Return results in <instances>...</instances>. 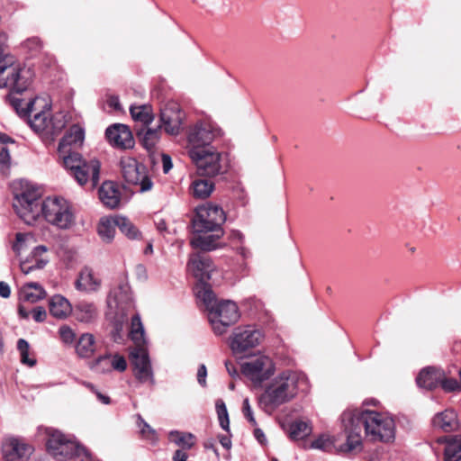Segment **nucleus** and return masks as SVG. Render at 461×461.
Segmentation results:
<instances>
[{"instance_id": "obj_1", "label": "nucleus", "mask_w": 461, "mask_h": 461, "mask_svg": "<svg viewBox=\"0 0 461 461\" xmlns=\"http://www.w3.org/2000/svg\"><path fill=\"white\" fill-rule=\"evenodd\" d=\"M341 423L347 435L340 452H351L362 444V429L372 441L390 442L395 438V423L385 413L363 409H347L341 414Z\"/></svg>"}, {"instance_id": "obj_2", "label": "nucleus", "mask_w": 461, "mask_h": 461, "mask_svg": "<svg viewBox=\"0 0 461 461\" xmlns=\"http://www.w3.org/2000/svg\"><path fill=\"white\" fill-rule=\"evenodd\" d=\"M84 139V129L78 124H73L60 140L58 153L64 167L78 185H84L91 182L95 187L99 183L100 162L95 158L86 160L78 152L71 151L72 147L81 146Z\"/></svg>"}, {"instance_id": "obj_3", "label": "nucleus", "mask_w": 461, "mask_h": 461, "mask_svg": "<svg viewBox=\"0 0 461 461\" xmlns=\"http://www.w3.org/2000/svg\"><path fill=\"white\" fill-rule=\"evenodd\" d=\"M6 101L20 117L27 119L30 127L43 141L52 142L66 127V115L63 113L51 114L50 106L48 104L45 103L42 109L37 112L35 105L41 101L38 97L30 99L24 104L23 99L10 94L6 95Z\"/></svg>"}, {"instance_id": "obj_4", "label": "nucleus", "mask_w": 461, "mask_h": 461, "mask_svg": "<svg viewBox=\"0 0 461 461\" xmlns=\"http://www.w3.org/2000/svg\"><path fill=\"white\" fill-rule=\"evenodd\" d=\"M305 383V376L292 370H285L274 377L258 397L262 411L271 414L279 406L290 402L297 394L300 384Z\"/></svg>"}, {"instance_id": "obj_5", "label": "nucleus", "mask_w": 461, "mask_h": 461, "mask_svg": "<svg viewBox=\"0 0 461 461\" xmlns=\"http://www.w3.org/2000/svg\"><path fill=\"white\" fill-rule=\"evenodd\" d=\"M6 42L7 35L0 34V88L10 87L21 94L30 86L32 73L10 55Z\"/></svg>"}, {"instance_id": "obj_6", "label": "nucleus", "mask_w": 461, "mask_h": 461, "mask_svg": "<svg viewBox=\"0 0 461 461\" xmlns=\"http://www.w3.org/2000/svg\"><path fill=\"white\" fill-rule=\"evenodd\" d=\"M47 451L57 460L75 459L87 461L90 459L89 451L71 437L63 434L53 428L44 429Z\"/></svg>"}, {"instance_id": "obj_7", "label": "nucleus", "mask_w": 461, "mask_h": 461, "mask_svg": "<svg viewBox=\"0 0 461 461\" xmlns=\"http://www.w3.org/2000/svg\"><path fill=\"white\" fill-rule=\"evenodd\" d=\"M189 156L195 164L199 176L213 177L227 171L226 158L213 148H192Z\"/></svg>"}, {"instance_id": "obj_8", "label": "nucleus", "mask_w": 461, "mask_h": 461, "mask_svg": "<svg viewBox=\"0 0 461 461\" xmlns=\"http://www.w3.org/2000/svg\"><path fill=\"white\" fill-rule=\"evenodd\" d=\"M45 221L59 230H68L75 224V216L69 203L61 197H47L41 205Z\"/></svg>"}, {"instance_id": "obj_9", "label": "nucleus", "mask_w": 461, "mask_h": 461, "mask_svg": "<svg viewBox=\"0 0 461 461\" xmlns=\"http://www.w3.org/2000/svg\"><path fill=\"white\" fill-rule=\"evenodd\" d=\"M225 220L226 216L221 207L207 203L195 210V216L192 220L194 232L203 233L222 230L221 225Z\"/></svg>"}, {"instance_id": "obj_10", "label": "nucleus", "mask_w": 461, "mask_h": 461, "mask_svg": "<svg viewBox=\"0 0 461 461\" xmlns=\"http://www.w3.org/2000/svg\"><path fill=\"white\" fill-rule=\"evenodd\" d=\"M237 304L230 300L219 302L215 308L208 313V320L216 335L226 332L227 328L233 325L240 319Z\"/></svg>"}, {"instance_id": "obj_11", "label": "nucleus", "mask_w": 461, "mask_h": 461, "mask_svg": "<svg viewBox=\"0 0 461 461\" xmlns=\"http://www.w3.org/2000/svg\"><path fill=\"white\" fill-rule=\"evenodd\" d=\"M122 175L129 185L139 188L143 193L152 188L153 183L147 173L146 167L135 158L127 157L121 159Z\"/></svg>"}, {"instance_id": "obj_12", "label": "nucleus", "mask_w": 461, "mask_h": 461, "mask_svg": "<svg viewBox=\"0 0 461 461\" xmlns=\"http://www.w3.org/2000/svg\"><path fill=\"white\" fill-rule=\"evenodd\" d=\"M40 192L26 189L15 194L14 208L17 214L28 224L36 221L41 212Z\"/></svg>"}, {"instance_id": "obj_13", "label": "nucleus", "mask_w": 461, "mask_h": 461, "mask_svg": "<svg viewBox=\"0 0 461 461\" xmlns=\"http://www.w3.org/2000/svg\"><path fill=\"white\" fill-rule=\"evenodd\" d=\"M275 371V366L270 357L258 355L241 364V372L254 384H261L267 380Z\"/></svg>"}, {"instance_id": "obj_14", "label": "nucleus", "mask_w": 461, "mask_h": 461, "mask_svg": "<svg viewBox=\"0 0 461 461\" xmlns=\"http://www.w3.org/2000/svg\"><path fill=\"white\" fill-rule=\"evenodd\" d=\"M262 339L260 330L253 326H240L234 329L230 338V347L235 355L242 354L257 347Z\"/></svg>"}, {"instance_id": "obj_15", "label": "nucleus", "mask_w": 461, "mask_h": 461, "mask_svg": "<svg viewBox=\"0 0 461 461\" xmlns=\"http://www.w3.org/2000/svg\"><path fill=\"white\" fill-rule=\"evenodd\" d=\"M221 134V130L209 120L197 122L188 132V142L192 148L208 146Z\"/></svg>"}, {"instance_id": "obj_16", "label": "nucleus", "mask_w": 461, "mask_h": 461, "mask_svg": "<svg viewBox=\"0 0 461 461\" xmlns=\"http://www.w3.org/2000/svg\"><path fill=\"white\" fill-rule=\"evenodd\" d=\"M133 373L140 383L154 384V376L148 351L143 347H137L131 353Z\"/></svg>"}, {"instance_id": "obj_17", "label": "nucleus", "mask_w": 461, "mask_h": 461, "mask_svg": "<svg viewBox=\"0 0 461 461\" xmlns=\"http://www.w3.org/2000/svg\"><path fill=\"white\" fill-rule=\"evenodd\" d=\"M184 117L185 113L178 104L168 103L160 111L161 125L159 128L163 127L167 134L177 135L182 129Z\"/></svg>"}, {"instance_id": "obj_18", "label": "nucleus", "mask_w": 461, "mask_h": 461, "mask_svg": "<svg viewBox=\"0 0 461 461\" xmlns=\"http://www.w3.org/2000/svg\"><path fill=\"white\" fill-rule=\"evenodd\" d=\"M33 448L31 445L16 438H5L2 445L3 456L5 461H26Z\"/></svg>"}, {"instance_id": "obj_19", "label": "nucleus", "mask_w": 461, "mask_h": 461, "mask_svg": "<svg viewBox=\"0 0 461 461\" xmlns=\"http://www.w3.org/2000/svg\"><path fill=\"white\" fill-rule=\"evenodd\" d=\"M109 143L119 149H131L134 146V139L129 127L125 124L114 123L105 131Z\"/></svg>"}, {"instance_id": "obj_20", "label": "nucleus", "mask_w": 461, "mask_h": 461, "mask_svg": "<svg viewBox=\"0 0 461 461\" xmlns=\"http://www.w3.org/2000/svg\"><path fill=\"white\" fill-rule=\"evenodd\" d=\"M188 266L193 275L201 282H206L212 278V274L215 270L212 260L202 254L191 256Z\"/></svg>"}, {"instance_id": "obj_21", "label": "nucleus", "mask_w": 461, "mask_h": 461, "mask_svg": "<svg viewBox=\"0 0 461 461\" xmlns=\"http://www.w3.org/2000/svg\"><path fill=\"white\" fill-rule=\"evenodd\" d=\"M222 236L223 230L194 233V237L190 240V244L194 249H198L202 251H212L221 247L219 240Z\"/></svg>"}, {"instance_id": "obj_22", "label": "nucleus", "mask_w": 461, "mask_h": 461, "mask_svg": "<svg viewBox=\"0 0 461 461\" xmlns=\"http://www.w3.org/2000/svg\"><path fill=\"white\" fill-rule=\"evenodd\" d=\"M101 286V279L89 267H84L75 282V287L85 293L96 292Z\"/></svg>"}, {"instance_id": "obj_23", "label": "nucleus", "mask_w": 461, "mask_h": 461, "mask_svg": "<svg viewBox=\"0 0 461 461\" xmlns=\"http://www.w3.org/2000/svg\"><path fill=\"white\" fill-rule=\"evenodd\" d=\"M442 377L443 370L436 367H426L419 373L416 382L419 387L432 390L439 385Z\"/></svg>"}, {"instance_id": "obj_24", "label": "nucleus", "mask_w": 461, "mask_h": 461, "mask_svg": "<svg viewBox=\"0 0 461 461\" xmlns=\"http://www.w3.org/2000/svg\"><path fill=\"white\" fill-rule=\"evenodd\" d=\"M98 193L101 202L106 207L113 209L118 206L120 203V192L113 182H104Z\"/></svg>"}, {"instance_id": "obj_25", "label": "nucleus", "mask_w": 461, "mask_h": 461, "mask_svg": "<svg viewBox=\"0 0 461 461\" xmlns=\"http://www.w3.org/2000/svg\"><path fill=\"white\" fill-rule=\"evenodd\" d=\"M434 428L440 429L446 432L452 431L457 428V416L453 410H445L437 413L432 419Z\"/></svg>"}, {"instance_id": "obj_26", "label": "nucleus", "mask_w": 461, "mask_h": 461, "mask_svg": "<svg viewBox=\"0 0 461 461\" xmlns=\"http://www.w3.org/2000/svg\"><path fill=\"white\" fill-rule=\"evenodd\" d=\"M75 349L80 358L91 357L96 349L95 338L91 333H83L76 342Z\"/></svg>"}, {"instance_id": "obj_27", "label": "nucleus", "mask_w": 461, "mask_h": 461, "mask_svg": "<svg viewBox=\"0 0 461 461\" xmlns=\"http://www.w3.org/2000/svg\"><path fill=\"white\" fill-rule=\"evenodd\" d=\"M49 309L50 314L58 319L66 318L72 311L68 300L60 294H55L50 298Z\"/></svg>"}, {"instance_id": "obj_28", "label": "nucleus", "mask_w": 461, "mask_h": 461, "mask_svg": "<svg viewBox=\"0 0 461 461\" xmlns=\"http://www.w3.org/2000/svg\"><path fill=\"white\" fill-rule=\"evenodd\" d=\"M74 315L77 321L88 323L96 318L97 310L94 303L80 302L75 307Z\"/></svg>"}, {"instance_id": "obj_29", "label": "nucleus", "mask_w": 461, "mask_h": 461, "mask_svg": "<svg viewBox=\"0 0 461 461\" xmlns=\"http://www.w3.org/2000/svg\"><path fill=\"white\" fill-rule=\"evenodd\" d=\"M21 293L23 300L32 303H37L46 296L44 288L39 283L35 282L25 284Z\"/></svg>"}, {"instance_id": "obj_30", "label": "nucleus", "mask_w": 461, "mask_h": 461, "mask_svg": "<svg viewBox=\"0 0 461 461\" xmlns=\"http://www.w3.org/2000/svg\"><path fill=\"white\" fill-rule=\"evenodd\" d=\"M444 461H461V435L451 437L447 441Z\"/></svg>"}, {"instance_id": "obj_31", "label": "nucleus", "mask_w": 461, "mask_h": 461, "mask_svg": "<svg viewBox=\"0 0 461 461\" xmlns=\"http://www.w3.org/2000/svg\"><path fill=\"white\" fill-rule=\"evenodd\" d=\"M197 297L203 303L208 313L211 310L214 309L219 303L216 301L215 294H213L211 286L206 282L201 283L196 291Z\"/></svg>"}, {"instance_id": "obj_32", "label": "nucleus", "mask_w": 461, "mask_h": 461, "mask_svg": "<svg viewBox=\"0 0 461 461\" xmlns=\"http://www.w3.org/2000/svg\"><path fill=\"white\" fill-rule=\"evenodd\" d=\"M214 189V184L210 180L196 179L191 185V192L194 197L205 199L210 196Z\"/></svg>"}, {"instance_id": "obj_33", "label": "nucleus", "mask_w": 461, "mask_h": 461, "mask_svg": "<svg viewBox=\"0 0 461 461\" xmlns=\"http://www.w3.org/2000/svg\"><path fill=\"white\" fill-rule=\"evenodd\" d=\"M130 113L135 122H141L144 126L149 125L153 121L152 109L149 105H131Z\"/></svg>"}, {"instance_id": "obj_34", "label": "nucleus", "mask_w": 461, "mask_h": 461, "mask_svg": "<svg viewBox=\"0 0 461 461\" xmlns=\"http://www.w3.org/2000/svg\"><path fill=\"white\" fill-rule=\"evenodd\" d=\"M115 218H102L97 226V232L105 242H111L115 234Z\"/></svg>"}, {"instance_id": "obj_35", "label": "nucleus", "mask_w": 461, "mask_h": 461, "mask_svg": "<svg viewBox=\"0 0 461 461\" xmlns=\"http://www.w3.org/2000/svg\"><path fill=\"white\" fill-rule=\"evenodd\" d=\"M144 335V327L140 317L139 314H135L131 317L130 337L137 347H141L145 342Z\"/></svg>"}, {"instance_id": "obj_36", "label": "nucleus", "mask_w": 461, "mask_h": 461, "mask_svg": "<svg viewBox=\"0 0 461 461\" xmlns=\"http://www.w3.org/2000/svg\"><path fill=\"white\" fill-rule=\"evenodd\" d=\"M115 223L122 234L131 240L139 239L140 233L136 226L126 217H115Z\"/></svg>"}, {"instance_id": "obj_37", "label": "nucleus", "mask_w": 461, "mask_h": 461, "mask_svg": "<svg viewBox=\"0 0 461 461\" xmlns=\"http://www.w3.org/2000/svg\"><path fill=\"white\" fill-rule=\"evenodd\" d=\"M160 131L159 128L147 129L146 131H138V137L140 138V141L143 147L147 150H151L155 148L157 142L159 140Z\"/></svg>"}, {"instance_id": "obj_38", "label": "nucleus", "mask_w": 461, "mask_h": 461, "mask_svg": "<svg viewBox=\"0 0 461 461\" xmlns=\"http://www.w3.org/2000/svg\"><path fill=\"white\" fill-rule=\"evenodd\" d=\"M289 433L293 439H301L311 433V428L305 421L295 420L290 425Z\"/></svg>"}, {"instance_id": "obj_39", "label": "nucleus", "mask_w": 461, "mask_h": 461, "mask_svg": "<svg viewBox=\"0 0 461 461\" xmlns=\"http://www.w3.org/2000/svg\"><path fill=\"white\" fill-rule=\"evenodd\" d=\"M89 368L97 374H108L110 373L109 368V356L104 354L96 357L89 364Z\"/></svg>"}, {"instance_id": "obj_40", "label": "nucleus", "mask_w": 461, "mask_h": 461, "mask_svg": "<svg viewBox=\"0 0 461 461\" xmlns=\"http://www.w3.org/2000/svg\"><path fill=\"white\" fill-rule=\"evenodd\" d=\"M47 263L48 260L42 258H27L24 261H21L20 268L23 274L28 275L29 273L35 269L43 268L47 265Z\"/></svg>"}, {"instance_id": "obj_41", "label": "nucleus", "mask_w": 461, "mask_h": 461, "mask_svg": "<svg viewBox=\"0 0 461 461\" xmlns=\"http://www.w3.org/2000/svg\"><path fill=\"white\" fill-rule=\"evenodd\" d=\"M17 349L20 352L21 362L29 366L36 365V359L29 357L30 345L24 339H19L17 341Z\"/></svg>"}, {"instance_id": "obj_42", "label": "nucleus", "mask_w": 461, "mask_h": 461, "mask_svg": "<svg viewBox=\"0 0 461 461\" xmlns=\"http://www.w3.org/2000/svg\"><path fill=\"white\" fill-rule=\"evenodd\" d=\"M172 440L178 446H182L186 449H190L194 444V436L191 433H181L178 431L170 432Z\"/></svg>"}, {"instance_id": "obj_43", "label": "nucleus", "mask_w": 461, "mask_h": 461, "mask_svg": "<svg viewBox=\"0 0 461 461\" xmlns=\"http://www.w3.org/2000/svg\"><path fill=\"white\" fill-rule=\"evenodd\" d=\"M32 240V236L30 233L18 232L15 235V241L13 244V250L17 256H20L23 251L27 249L28 242Z\"/></svg>"}, {"instance_id": "obj_44", "label": "nucleus", "mask_w": 461, "mask_h": 461, "mask_svg": "<svg viewBox=\"0 0 461 461\" xmlns=\"http://www.w3.org/2000/svg\"><path fill=\"white\" fill-rule=\"evenodd\" d=\"M216 410L219 419L220 426L222 429L230 430L229 414L225 403L221 400L216 402Z\"/></svg>"}, {"instance_id": "obj_45", "label": "nucleus", "mask_w": 461, "mask_h": 461, "mask_svg": "<svg viewBox=\"0 0 461 461\" xmlns=\"http://www.w3.org/2000/svg\"><path fill=\"white\" fill-rule=\"evenodd\" d=\"M109 356V368L110 372H124L127 368V362L123 356L119 354L107 353Z\"/></svg>"}, {"instance_id": "obj_46", "label": "nucleus", "mask_w": 461, "mask_h": 461, "mask_svg": "<svg viewBox=\"0 0 461 461\" xmlns=\"http://www.w3.org/2000/svg\"><path fill=\"white\" fill-rule=\"evenodd\" d=\"M138 426L140 428L141 436L151 443L158 440L157 432L153 429L142 418L138 415Z\"/></svg>"}, {"instance_id": "obj_47", "label": "nucleus", "mask_w": 461, "mask_h": 461, "mask_svg": "<svg viewBox=\"0 0 461 461\" xmlns=\"http://www.w3.org/2000/svg\"><path fill=\"white\" fill-rule=\"evenodd\" d=\"M439 385L446 392L461 391V381L457 382L454 378H447L444 373L442 380L439 382Z\"/></svg>"}, {"instance_id": "obj_48", "label": "nucleus", "mask_w": 461, "mask_h": 461, "mask_svg": "<svg viewBox=\"0 0 461 461\" xmlns=\"http://www.w3.org/2000/svg\"><path fill=\"white\" fill-rule=\"evenodd\" d=\"M59 334L60 339L65 344L70 345L75 342L76 334L70 327H68L67 325H62L59 329Z\"/></svg>"}, {"instance_id": "obj_49", "label": "nucleus", "mask_w": 461, "mask_h": 461, "mask_svg": "<svg viewBox=\"0 0 461 461\" xmlns=\"http://www.w3.org/2000/svg\"><path fill=\"white\" fill-rule=\"evenodd\" d=\"M242 413L244 417L248 420V421L253 426L256 427L258 425L257 420L254 417V413L252 408L249 403V398H245L242 402Z\"/></svg>"}, {"instance_id": "obj_50", "label": "nucleus", "mask_w": 461, "mask_h": 461, "mask_svg": "<svg viewBox=\"0 0 461 461\" xmlns=\"http://www.w3.org/2000/svg\"><path fill=\"white\" fill-rule=\"evenodd\" d=\"M11 156L6 147L0 149V170L7 169L10 166Z\"/></svg>"}, {"instance_id": "obj_51", "label": "nucleus", "mask_w": 461, "mask_h": 461, "mask_svg": "<svg viewBox=\"0 0 461 461\" xmlns=\"http://www.w3.org/2000/svg\"><path fill=\"white\" fill-rule=\"evenodd\" d=\"M24 46L32 52H37L41 49L42 44L39 38L33 37L28 39L25 41Z\"/></svg>"}, {"instance_id": "obj_52", "label": "nucleus", "mask_w": 461, "mask_h": 461, "mask_svg": "<svg viewBox=\"0 0 461 461\" xmlns=\"http://www.w3.org/2000/svg\"><path fill=\"white\" fill-rule=\"evenodd\" d=\"M32 318L37 322H42L45 321L47 312L46 310L41 306H37L32 310Z\"/></svg>"}, {"instance_id": "obj_53", "label": "nucleus", "mask_w": 461, "mask_h": 461, "mask_svg": "<svg viewBox=\"0 0 461 461\" xmlns=\"http://www.w3.org/2000/svg\"><path fill=\"white\" fill-rule=\"evenodd\" d=\"M206 376H207V369L205 365L202 364L198 367L197 370V382L200 385L205 386L206 385Z\"/></svg>"}, {"instance_id": "obj_54", "label": "nucleus", "mask_w": 461, "mask_h": 461, "mask_svg": "<svg viewBox=\"0 0 461 461\" xmlns=\"http://www.w3.org/2000/svg\"><path fill=\"white\" fill-rule=\"evenodd\" d=\"M86 386L96 395L102 403L109 404L111 402L110 397L97 391L92 384H87Z\"/></svg>"}, {"instance_id": "obj_55", "label": "nucleus", "mask_w": 461, "mask_h": 461, "mask_svg": "<svg viewBox=\"0 0 461 461\" xmlns=\"http://www.w3.org/2000/svg\"><path fill=\"white\" fill-rule=\"evenodd\" d=\"M161 162H162L163 172L165 174H167L173 167L171 157L165 153L162 154L161 155Z\"/></svg>"}, {"instance_id": "obj_56", "label": "nucleus", "mask_w": 461, "mask_h": 461, "mask_svg": "<svg viewBox=\"0 0 461 461\" xmlns=\"http://www.w3.org/2000/svg\"><path fill=\"white\" fill-rule=\"evenodd\" d=\"M48 251V248L44 245L36 246L31 252V258H36Z\"/></svg>"}, {"instance_id": "obj_57", "label": "nucleus", "mask_w": 461, "mask_h": 461, "mask_svg": "<svg viewBox=\"0 0 461 461\" xmlns=\"http://www.w3.org/2000/svg\"><path fill=\"white\" fill-rule=\"evenodd\" d=\"M107 104L109 107L115 111L121 110V104L118 96L111 95L107 99Z\"/></svg>"}, {"instance_id": "obj_58", "label": "nucleus", "mask_w": 461, "mask_h": 461, "mask_svg": "<svg viewBox=\"0 0 461 461\" xmlns=\"http://www.w3.org/2000/svg\"><path fill=\"white\" fill-rule=\"evenodd\" d=\"M11 295V289L7 283L1 281L0 282V296L3 298H9Z\"/></svg>"}, {"instance_id": "obj_59", "label": "nucleus", "mask_w": 461, "mask_h": 461, "mask_svg": "<svg viewBox=\"0 0 461 461\" xmlns=\"http://www.w3.org/2000/svg\"><path fill=\"white\" fill-rule=\"evenodd\" d=\"M188 455L182 449H177L173 455V461H187Z\"/></svg>"}, {"instance_id": "obj_60", "label": "nucleus", "mask_w": 461, "mask_h": 461, "mask_svg": "<svg viewBox=\"0 0 461 461\" xmlns=\"http://www.w3.org/2000/svg\"><path fill=\"white\" fill-rule=\"evenodd\" d=\"M219 441L221 443V445L226 448V449H230V447H231V440L229 436H226V435H221L219 437Z\"/></svg>"}, {"instance_id": "obj_61", "label": "nucleus", "mask_w": 461, "mask_h": 461, "mask_svg": "<svg viewBox=\"0 0 461 461\" xmlns=\"http://www.w3.org/2000/svg\"><path fill=\"white\" fill-rule=\"evenodd\" d=\"M254 437L261 444L265 443V441H266V436H265L263 430L258 428H256L254 429Z\"/></svg>"}, {"instance_id": "obj_62", "label": "nucleus", "mask_w": 461, "mask_h": 461, "mask_svg": "<svg viewBox=\"0 0 461 461\" xmlns=\"http://www.w3.org/2000/svg\"><path fill=\"white\" fill-rule=\"evenodd\" d=\"M225 366H226V368H227L228 373H229L231 376H233L234 375H236V374H237V371H236V369H235V367H234V366H233V364H232L231 362H230V361H226V362H225Z\"/></svg>"}, {"instance_id": "obj_63", "label": "nucleus", "mask_w": 461, "mask_h": 461, "mask_svg": "<svg viewBox=\"0 0 461 461\" xmlns=\"http://www.w3.org/2000/svg\"><path fill=\"white\" fill-rule=\"evenodd\" d=\"M230 238L233 240H238L240 242H242L244 239L243 234L240 230H232L230 233Z\"/></svg>"}, {"instance_id": "obj_64", "label": "nucleus", "mask_w": 461, "mask_h": 461, "mask_svg": "<svg viewBox=\"0 0 461 461\" xmlns=\"http://www.w3.org/2000/svg\"><path fill=\"white\" fill-rule=\"evenodd\" d=\"M204 447L205 448H208V449H212L213 452L215 454L218 455V451H217V448L215 447L214 446V443H213V440L212 439H209V440H206L203 444Z\"/></svg>"}]
</instances>
